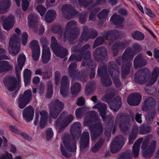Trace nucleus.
<instances>
[{
	"label": "nucleus",
	"mask_w": 159,
	"mask_h": 159,
	"mask_svg": "<svg viewBox=\"0 0 159 159\" xmlns=\"http://www.w3.org/2000/svg\"><path fill=\"white\" fill-rule=\"evenodd\" d=\"M56 17V12L53 10H48L45 15V20L48 23H50L55 19Z\"/></svg>",
	"instance_id": "obj_35"
},
{
	"label": "nucleus",
	"mask_w": 159,
	"mask_h": 159,
	"mask_svg": "<svg viewBox=\"0 0 159 159\" xmlns=\"http://www.w3.org/2000/svg\"><path fill=\"white\" fill-rule=\"evenodd\" d=\"M100 10L101 9L100 8L96 7L93 8L92 11L90 12L89 17V19L92 20H94L96 15Z\"/></svg>",
	"instance_id": "obj_48"
},
{
	"label": "nucleus",
	"mask_w": 159,
	"mask_h": 159,
	"mask_svg": "<svg viewBox=\"0 0 159 159\" xmlns=\"http://www.w3.org/2000/svg\"><path fill=\"white\" fill-rule=\"evenodd\" d=\"M28 35L25 32L23 33L21 40V43L22 45L25 46L27 43V38Z\"/></svg>",
	"instance_id": "obj_59"
},
{
	"label": "nucleus",
	"mask_w": 159,
	"mask_h": 159,
	"mask_svg": "<svg viewBox=\"0 0 159 159\" xmlns=\"http://www.w3.org/2000/svg\"><path fill=\"white\" fill-rule=\"evenodd\" d=\"M19 41V36L16 34H13L10 39L9 51L13 56L18 54L20 51V45Z\"/></svg>",
	"instance_id": "obj_10"
},
{
	"label": "nucleus",
	"mask_w": 159,
	"mask_h": 159,
	"mask_svg": "<svg viewBox=\"0 0 159 159\" xmlns=\"http://www.w3.org/2000/svg\"><path fill=\"white\" fill-rule=\"evenodd\" d=\"M107 39H106L105 33V37L104 38L100 37H98L95 40L93 46V48H95L98 45H101L103 43L104 40Z\"/></svg>",
	"instance_id": "obj_47"
},
{
	"label": "nucleus",
	"mask_w": 159,
	"mask_h": 159,
	"mask_svg": "<svg viewBox=\"0 0 159 159\" xmlns=\"http://www.w3.org/2000/svg\"><path fill=\"white\" fill-rule=\"evenodd\" d=\"M121 100L120 98L118 97L116 98L110 103V107L114 111L116 112L120 107Z\"/></svg>",
	"instance_id": "obj_29"
},
{
	"label": "nucleus",
	"mask_w": 159,
	"mask_h": 159,
	"mask_svg": "<svg viewBox=\"0 0 159 159\" xmlns=\"http://www.w3.org/2000/svg\"><path fill=\"white\" fill-rule=\"evenodd\" d=\"M124 138L122 135L116 137L110 145L111 152L114 154L118 152L124 145Z\"/></svg>",
	"instance_id": "obj_13"
},
{
	"label": "nucleus",
	"mask_w": 159,
	"mask_h": 159,
	"mask_svg": "<svg viewBox=\"0 0 159 159\" xmlns=\"http://www.w3.org/2000/svg\"><path fill=\"white\" fill-rule=\"evenodd\" d=\"M61 11L64 14H71L70 17H71L76 15L78 12L75 9H73L72 7L69 5L66 4L62 7ZM69 15H68V16Z\"/></svg>",
	"instance_id": "obj_25"
},
{
	"label": "nucleus",
	"mask_w": 159,
	"mask_h": 159,
	"mask_svg": "<svg viewBox=\"0 0 159 159\" xmlns=\"http://www.w3.org/2000/svg\"><path fill=\"white\" fill-rule=\"evenodd\" d=\"M156 105L155 100L152 97L148 98L145 100L142 110L143 111H147L148 110L153 109Z\"/></svg>",
	"instance_id": "obj_21"
},
{
	"label": "nucleus",
	"mask_w": 159,
	"mask_h": 159,
	"mask_svg": "<svg viewBox=\"0 0 159 159\" xmlns=\"http://www.w3.org/2000/svg\"><path fill=\"white\" fill-rule=\"evenodd\" d=\"M31 72L28 69H25L24 72V82L25 83V85H28L29 84L30 79L31 77Z\"/></svg>",
	"instance_id": "obj_41"
},
{
	"label": "nucleus",
	"mask_w": 159,
	"mask_h": 159,
	"mask_svg": "<svg viewBox=\"0 0 159 159\" xmlns=\"http://www.w3.org/2000/svg\"><path fill=\"white\" fill-rule=\"evenodd\" d=\"M121 33L117 30H111L105 32L106 39H108L110 43H112L120 37Z\"/></svg>",
	"instance_id": "obj_19"
},
{
	"label": "nucleus",
	"mask_w": 159,
	"mask_h": 159,
	"mask_svg": "<svg viewBox=\"0 0 159 159\" xmlns=\"http://www.w3.org/2000/svg\"><path fill=\"white\" fill-rule=\"evenodd\" d=\"M35 75H40L42 76L43 78L47 79L49 78L52 75V73L47 71L46 72H43L41 68H38L35 71Z\"/></svg>",
	"instance_id": "obj_38"
},
{
	"label": "nucleus",
	"mask_w": 159,
	"mask_h": 159,
	"mask_svg": "<svg viewBox=\"0 0 159 159\" xmlns=\"http://www.w3.org/2000/svg\"><path fill=\"white\" fill-rule=\"evenodd\" d=\"M36 9L41 16H43L44 15L46 11V8L41 5L38 6Z\"/></svg>",
	"instance_id": "obj_58"
},
{
	"label": "nucleus",
	"mask_w": 159,
	"mask_h": 159,
	"mask_svg": "<svg viewBox=\"0 0 159 159\" xmlns=\"http://www.w3.org/2000/svg\"><path fill=\"white\" fill-rule=\"evenodd\" d=\"M40 50H34L32 51V57L34 61H36L38 60L40 56Z\"/></svg>",
	"instance_id": "obj_56"
},
{
	"label": "nucleus",
	"mask_w": 159,
	"mask_h": 159,
	"mask_svg": "<svg viewBox=\"0 0 159 159\" xmlns=\"http://www.w3.org/2000/svg\"><path fill=\"white\" fill-rule=\"evenodd\" d=\"M81 127V125L79 122H75L71 125L70 128V132L73 136L74 134L76 131L78 130Z\"/></svg>",
	"instance_id": "obj_44"
},
{
	"label": "nucleus",
	"mask_w": 159,
	"mask_h": 159,
	"mask_svg": "<svg viewBox=\"0 0 159 159\" xmlns=\"http://www.w3.org/2000/svg\"><path fill=\"white\" fill-rule=\"evenodd\" d=\"M51 47L53 51H55L56 48L61 46V45H59L57 43V40L54 36L52 37L51 38Z\"/></svg>",
	"instance_id": "obj_50"
},
{
	"label": "nucleus",
	"mask_w": 159,
	"mask_h": 159,
	"mask_svg": "<svg viewBox=\"0 0 159 159\" xmlns=\"http://www.w3.org/2000/svg\"><path fill=\"white\" fill-rule=\"evenodd\" d=\"M88 73V72L87 71H84V72H82V74H81L80 77H79L81 82L84 83L86 81V76Z\"/></svg>",
	"instance_id": "obj_63"
},
{
	"label": "nucleus",
	"mask_w": 159,
	"mask_h": 159,
	"mask_svg": "<svg viewBox=\"0 0 159 159\" xmlns=\"http://www.w3.org/2000/svg\"><path fill=\"white\" fill-rule=\"evenodd\" d=\"M156 147L155 141H153L149 143L148 138H146L143 141L141 147L143 150V156L145 158L151 157L154 153Z\"/></svg>",
	"instance_id": "obj_7"
},
{
	"label": "nucleus",
	"mask_w": 159,
	"mask_h": 159,
	"mask_svg": "<svg viewBox=\"0 0 159 159\" xmlns=\"http://www.w3.org/2000/svg\"><path fill=\"white\" fill-rule=\"evenodd\" d=\"M81 139L89 141V135L88 131H85L83 132L81 137Z\"/></svg>",
	"instance_id": "obj_62"
},
{
	"label": "nucleus",
	"mask_w": 159,
	"mask_h": 159,
	"mask_svg": "<svg viewBox=\"0 0 159 159\" xmlns=\"http://www.w3.org/2000/svg\"><path fill=\"white\" fill-rule=\"evenodd\" d=\"M89 141L80 139V147L81 150H84L89 147Z\"/></svg>",
	"instance_id": "obj_54"
},
{
	"label": "nucleus",
	"mask_w": 159,
	"mask_h": 159,
	"mask_svg": "<svg viewBox=\"0 0 159 159\" xmlns=\"http://www.w3.org/2000/svg\"><path fill=\"white\" fill-rule=\"evenodd\" d=\"M90 115L87 116L84 120V125L89 126L91 131L92 140H95L102 133L103 128L101 122L95 123L94 125H91L92 120L95 118L97 119L99 118L96 112L93 111L90 112Z\"/></svg>",
	"instance_id": "obj_2"
},
{
	"label": "nucleus",
	"mask_w": 159,
	"mask_h": 159,
	"mask_svg": "<svg viewBox=\"0 0 159 159\" xmlns=\"http://www.w3.org/2000/svg\"><path fill=\"white\" fill-rule=\"evenodd\" d=\"M141 95L138 93L131 94L127 98L128 103L131 106L138 105L141 101Z\"/></svg>",
	"instance_id": "obj_18"
},
{
	"label": "nucleus",
	"mask_w": 159,
	"mask_h": 159,
	"mask_svg": "<svg viewBox=\"0 0 159 159\" xmlns=\"http://www.w3.org/2000/svg\"><path fill=\"white\" fill-rule=\"evenodd\" d=\"M42 58L43 62L44 63H47L50 59V52L49 48L45 44L43 45Z\"/></svg>",
	"instance_id": "obj_24"
},
{
	"label": "nucleus",
	"mask_w": 159,
	"mask_h": 159,
	"mask_svg": "<svg viewBox=\"0 0 159 159\" xmlns=\"http://www.w3.org/2000/svg\"><path fill=\"white\" fill-rule=\"evenodd\" d=\"M69 86H61L60 93L63 97H67L69 93Z\"/></svg>",
	"instance_id": "obj_46"
},
{
	"label": "nucleus",
	"mask_w": 159,
	"mask_h": 159,
	"mask_svg": "<svg viewBox=\"0 0 159 159\" xmlns=\"http://www.w3.org/2000/svg\"><path fill=\"white\" fill-rule=\"evenodd\" d=\"M148 72L149 70L146 68L138 71L135 75V82L141 84L146 83L148 85L154 84L157 81L158 76L159 68L157 67L154 68L150 78L146 75V72Z\"/></svg>",
	"instance_id": "obj_1"
},
{
	"label": "nucleus",
	"mask_w": 159,
	"mask_h": 159,
	"mask_svg": "<svg viewBox=\"0 0 159 159\" xmlns=\"http://www.w3.org/2000/svg\"><path fill=\"white\" fill-rule=\"evenodd\" d=\"M24 65L22 64H19L17 63V65L15 67L17 77L18 79L19 78L20 75V72L22 68Z\"/></svg>",
	"instance_id": "obj_60"
},
{
	"label": "nucleus",
	"mask_w": 159,
	"mask_h": 159,
	"mask_svg": "<svg viewBox=\"0 0 159 159\" xmlns=\"http://www.w3.org/2000/svg\"><path fill=\"white\" fill-rule=\"evenodd\" d=\"M40 114L41 116L40 125L42 128H43L46 124V121L48 118V113L45 111H40Z\"/></svg>",
	"instance_id": "obj_36"
},
{
	"label": "nucleus",
	"mask_w": 159,
	"mask_h": 159,
	"mask_svg": "<svg viewBox=\"0 0 159 159\" xmlns=\"http://www.w3.org/2000/svg\"><path fill=\"white\" fill-rule=\"evenodd\" d=\"M46 139L47 140H49L52 137L53 132L51 128L47 130L46 132Z\"/></svg>",
	"instance_id": "obj_61"
},
{
	"label": "nucleus",
	"mask_w": 159,
	"mask_h": 159,
	"mask_svg": "<svg viewBox=\"0 0 159 159\" xmlns=\"http://www.w3.org/2000/svg\"><path fill=\"white\" fill-rule=\"evenodd\" d=\"M49 106L51 116L53 118H56L62 111L64 105L59 100L56 99L52 102Z\"/></svg>",
	"instance_id": "obj_11"
},
{
	"label": "nucleus",
	"mask_w": 159,
	"mask_h": 159,
	"mask_svg": "<svg viewBox=\"0 0 159 159\" xmlns=\"http://www.w3.org/2000/svg\"><path fill=\"white\" fill-rule=\"evenodd\" d=\"M146 64V60L140 54H139L136 56L134 59V67L136 69H137L138 67L144 66Z\"/></svg>",
	"instance_id": "obj_22"
},
{
	"label": "nucleus",
	"mask_w": 159,
	"mask_h": 159,
	"mask_svg": "<svg viewBox=\"0 0 159 159\" xmlns=\"http://www.w3.org/2000/svg\"><path fill=\"white\" fill-rule=\"evenodd\" d=\"M0 159H13V157L11 154L6 152L0 155Z\"/></svg>",
	"instance_id": "obj_57"
},
{
	"label": "nucleus",
	"mask_w": 159,
	"mask_h": 159,
	"mask_svg": "<svg viewBox=\"0 0 159 159\" xmlns=\"http://www.w3.org/2000/svg\"><path fill=\"white\" fill-rule=\"evenodd\" d=\"M13 66L5 61H0V73L7 71L12 69Z\"/></svg>",
	"instance_id": "obj_34"
},
{
	"label": "nucleus",
	"mask_w": 159,
	"mask_h": 159,
	"mask_svg": "<svg viewBox=\"0 0 159 159\" xmlns=\"http://www.w3.org/2000/svg\"><path fill=\"white\" fill-rule=\"evenodd\" d=\"M37 15L34 13H31L28 17V25L30 27L33 28V31L35 33L38 32L37 26L38 25Z\"/></svg>",
	"instance_id": "obj_20"
},
{
	"label": "nucleus",
	"mask_w": 159,
	"mask_h": 159,
	"mask_svg": "<svg viewBox=\"0 0 159 159\" xmlns=\"http://www.w3.org/2000/svg\"><path fill=\"white\" fill-rule=\"evenodd\" d=\"M96 108L100 111V116L102 117L103 120L106 119L107 105L104 103L99 102L93 107V108Z\"/></svg>",
	"instance_id": "obj_26"
},
{
	"label": "nucleus",
	"mask_w": 159,
	"mask_h": 159,
	"mask_svg": "<svg viewBox=\"0 0 159 159\" xmlns=\"http://www.w3.org/2000/svg\"><path fill=\"white\" fill-rule=\"evenodd\" d=\"M53 51L56 56L61 58H63L67 54L68 52L66 49L61 46L56 48L55 51Z\"/></svg>",
	"instance_id": "obj_37"
},
{
	"label": "nucleus",
	"mask_w": 159,
	"mask_h": 159,
	"mask_svg": "<svg viewBox=\"0 0 159 159\" xmlns=\"http://www.w3.org/2000/svg\"><path fill=\"white\" fill-rule=\"evenodd\" d=\"M107 71L113 78V81L116 86L117 87H119L121 83L119 79V66L116 65L115 62L114 61L109 62L108 63Z\"/></svg>",
	"instance_id": "obj_8"
},
{
	"label": "nucleus",
	"mask_w": 159,
	"mask_h": 159,
	"mask_svg": "<svg viewBox=\"0 0 159 159\" xmlns=\"http://www.w3.org/2000/svg\"><path fill=\"white\" fill-rule=\"evenodd\" d=\"M130 120L129 116H125L122 113H120L116 117L115 123L122 130L125 131L130 127Z\"/></svg>",
	"instance_id": "obj_9"
},
{
	"label": "nucleus",
	"mask_w": 159,
	"mask_h": 159,
	"mask_svg": "<svg viewBox=\"0 0 159 159\" xmlns=\"http://www.w3.org/2000/svg\"><path fill=\"white\" fill-rule=\"evenodd\" d=\"M90 47V45L89 44H86L83 46L81 49L79 50L80 53H78L76 55L72 54L70 57L69 60V61L72 62L77 61H79L81 60L82 57L83 55H85V57H87V54H85V52L84 53V52Z\"/></svg>",
	"instance_id": "obj_16"
},
{
	"label": "nucleus",
	"mask_w": 159,
	"mask_h": 159,
	"mask_svg": "<svg viewBox=\"0 0 159 159\" xmlns=\"http://www.w3.org/2000/svg\"><path fill=\"white\" fill-rule=\"evenodd\" d=\"M69 86V81L68 77L66 75L62 76L61 80V86Z\"/></svg>",
	"instance_id": "obj_52"
},
{
	"label": "nucleus",
	"mask_w": 159,
	"mask_h": 159,
	"mask_svg": "<svg viewBox=\"0 0 159 159\" xmlns=\"http://www.w3.org/2000/svg\"><path fill=\"white\" fill-rule=\"evenodd\" d=\"M0 21L2 23L4 29L8 31L14 24L15 17L12 14L9 15L7 17L2 15L0 17Z\"/></svg>",
	"instance_id": "obj_15"
},
{
	"label": "nucleus",
	"mask_w": 159,
	"mask_h": 159,
	"mask_svg": "<svg viewBox=\"0 0 159 159\" xmlns=\"http://www.w3.org/2000/svg\"><path fill=\"white\" fill-rule=\"evenodd\" d=\"M107 51L106 49L104 47H99L97 48L93 53L94 57L98 59L106 55Z\"/></svg>",
	"instance_id": "obj_31"
},
{
	"label": "nucleus",
	"mask_w": 159,
	"mask_h": 159,
	"mask_svg": "<svg viewBox=\"0 0 159 159\" xmlns=\"http://www.w3.org/2000/svg\"><path fill=\"white\" fill-rule=\"evenodd\" d=\"M17 59L18 63L19 64L24 65L26 60V57L24 54H19Z\"/></svg>",
	"instance_id": "obj_55"
},
{
	"label": "nucleus",
	"mask_w": 159,
	"mask_h": 159,
	"mask_svg": "<svg viewBox=\"0 0 159 159\" xmlns=\"http://www.w3.org/2000/svg\"><path fill=\"white\" fill-rule=\"evenodd\" d=\"M76 63H72L69 66L68 71L69 74L70 76L74 77L77 73V70H75L77 67Z\"/></svg>",
	"instance_id": "obj_40"
},
{
	"label": "nucleus",
	"mask_w": 159,
	"mask_h": 159,
	"mask_svg": "<svg viewBox=\"0 0 159 159\" xmlns=\"http://www.w3.org/2000/svg\"><path fill=\"white\" fill-rule=\"evenodd\" d=\"M34 109L31 106L26 107L23 110L22 115L23 119L27 122L32 120L33 118Z\"/></svg>",
	"instance_id": "obj_17"
},
{
	"label": "nucleus",
	"mask_w": 159,
	"mask_h": 159,
	"mask_svg": "<svg viewBox=\"0 0 159 159\" xmlns=\"http://www.w3.org/2000/svg\"><path fill=\"white\" fill-rule=\"evenodd\" d=\"M80 84L78 83L74 82L73 80L72 82L71 87V92L73 96H76L81 89Z\"/></svg>",
	"instance_id": "obj_33"
},
{
	"label": "nucleus",
	"mask_w": 159,
	"mask_h": 159,
	"mask_svg": "<svg viewBox=\"0 0 159 159\" xmlns=\"http://www.w3.org/2000/svg\"><path fill=\"white\" fill-rule=\"evenodd\" d=\"M111 22L115 24L120 25L123 23L124 19L119 15L115 14L111 17Z\"/></svg>",
	"instance_id": "obj_39"
},
{
	"label": "nucleus",
	"mask_w": 159,
	"mask_h": 159,
	"mask_svg": "<svg viewBox=\"0 0 159 159\" xmlns=\"http://www.w3.org/2000/svg\"><path fill=\"white\" fill-rule=\"evenodd\" d=\"M131 36L134 39L139 40H143L144 37V35L143 34L137 31L132 33Z\"/></svg>",
	"instance_id": "obj_43"
},
{
	"label": "nucleus",
	"mask_w": 159,
	"mask_h": 159,
	"mask_svg": "<svg viewBox=\"0 0 159 159\" xmlns=\"http://www.w3.org/2000/svg\"><path fill=\"white\" fill-rule=\"evenodd\" d=\"M104 141V139H100L92 148V152H96L98 151L102 146Z\"/></svg>",
	"instance_id": "obj_42"
},
{
	"label": "nucleus",
	"mask_w": 159,
	"mask_h": 159,
	"mask_svg": "<svg viewBox=\"0 0 159 159\" xmlns=\"http://www.w3.org/2000/svg\"><path fill=\"white\" fill-rule=\"evenodd\" d=\"M155 111L153 110L151 112H148V115L145 117L147 121L148 122L152 121L155 117Z\"/></svg>",
	"instance_id": "obj_49"
},
{
	"label": "nucleus",
	"mask_w": 159,
	"mask_h": 159,
	"mask_svg": "<svg viewBox=\"0 0 159 159\" xmlns=\"http://www.w3.org/2000/svg\"><path fill=\"white\" fill-rule=\"evenodd\" d=\"M128 44V43L126 41L122 42L117 41L115 42L112 48L113 56H116L118 50L124 48Z\"/></svg>",
	"instance_id": "obj_23"
},
{
	"label": "nucleus",
	"mask_w": 159,
	"mask_h": 159,
	"mask_svg": "<svg viewBox=\"0 0 159 159\" xmlns=\"http://www.w3.org/2000/svg\"><path fill=\"white\" fill-rule=\"evenodd\" d=\"M32 99L31 90L25 91L23 95H19L18 98L17 104L20 109H23Z\"/></svg>",
	"instance_id": "obj_12"
},
{
	"label": "nucleus",
	"mask_w": 159,
	"mask_h": 159,
	"mask_svg": "<svg viewBox=\"0 0 159 159\" xmlns=\"http://www.w3.org/2000/svg\"><path fill=\"white\" fill-rule=\"evenodd\" d=\"M134 56L130 49L126 50L124 52L122 57H120L116 60V61L119 65L121 64V61L122 59L123 64L122 66V74H129V69L131 66V63L129 61L132 60Z\"/></svg>",
	"instance_id": "obj_5"
},
{
	"label": "nucleus",
	"mask_w": 159,
	"mask_h": 159,
	"mask_svg": "<svg viewBox=\"0 0 159 159\" xmlns=\"http://www.w3.org/2000/svg\"><path fill=\"white\" fill-rule=\"evenodd\" d=\"M86 53L87 54V56L84 57L83 59L81 66H84L87 65L89 67L91 68V67H93V68L92 69H94L96 67V66L94 63L90 59V52L89 51H87L85 52V54Z\"/></svg>",
	"instance_id": "obj_28"
},
{
	"label": "nucleus",
	"mask_w": 159,
	"mask_h": 159,
	"mask_svg": "<svg viewBox=\"0 0 159 159\" xmlns=\"http://www.w3.org/2000/svg\"><path fill=\"white\" fill-rule=\"evenodd\" d=\"M4 83L7 88L10 91H14L16 88L17 82L14 78H12L7 82L5 81Z\"/></svg>",
	"instance_id": "obj_30"
},
{
	"label": "nucleus",
	"mask_w": 159,
	"mask_h": 159,
	"mask_svg": "<svg viewBox=\"0 0 159 159\" xmlns=\"http://www.w3.org/2000/svg\"><path fill=\"white\" fill-rule=\"evenodd\" d=\"M120 159H131V157L129 153L126 152L120 156Z\"/></svg>",
	"instance_id": "obj_64"
},
{
	"label": "nucleus",
	"mask_w": 159,
	"mask_h": 159,
	"mask_svg": "<svg viewBox=\"0 0 159 159\" xmlns=\"http://www.w3.org/2000/svg\"><path fill=\"white\" fill-rule=\"evenodd\" d=\"M67 114L66 111H63L56 121L55 127L58 129L59 133L62 131L74 119L73 116L71 115L65 117V115Z\"/></svg>",
	"instance_id": "obj_6"
},
{
	"label": "nucleus",
	"mask_w": 159,
	"mask_h": 159,
	"mask_svg": "<svg viewBox=\"0 0 159 159\" xmlns=\"http://www.w3.org/2000/svg\"><path fill=\"white\" fill-rule=\"evenodd\" d=\"M54 74L55 83L57 86H58L61 80V74L58 71H56Z\"/></svg>",
	"instance_id": "obj_53"
},
{
	"label": "nucleus",
	"mask_w": 159,
	"mask_h": 159,
	"mask_svg": "<svg viewBox=\"0 0 159 159\" xmlns=\"http://www.w3.org/2000/svg\"><path fill=\"white\" fill-rule=\"evenodd\" d=\"M109 10L104 9L100 12L98 15V17L99 19H104L107 18L108 15Z\"/></svg>",
	"instance_id": "obj_51"
},
{
	"label": "nucleus",
	"mask_w": 159,
	"mask_h": 159,
	"mask_svg": "<svg viewBox=\"0 0 159 159\" xmlns=\"http://www.w3.org/2000/svg\"><path fill=\"white\" fill-rule=\"evenodd\" d=\"M38 44L39 43L37 40H33L30 42V46L32 51L40 50V47Z\"/></svg>",
	"instance_id": "obj_45"
},
{
	"label": "nucleus",
	"mask_w": 159,
	"mask_h": 159,
	"mask_svg": "<svg viewBox=\"0 0 159 159\" xmlns=\"http://www.w3.org/2000/svg\"><path fill=\"white\" fill-rule=\"evenodd\" d=\"M77 25V23L74 20L70 21L67 23L63 34L64 42L68 39L69 43L70 44H73L75 42V39L80 33V30L78 29L77 30V32H74Z\"/></svg>",
	"instance_id": "obj_4"
},
{
	"label": "nucleus",
	"mask_w": 159,
	"mask_h": 159,
	"mask_svg": "<svg viewBox=\"0 0 159 159\" xmlns=\"http://www.w3.org/2000/svg\"><path fill=\"white\" fill-rule=\"evenodd\" d=\"M142 139H140L136 141L134 145L132 151V154L134 157L137 158L139 154V151L140 145L141 142L142 141Z\"/></svg>",
	"instance_id": "obj_32"
},
{
	"label": "nucleus",
	"mask_w": 159,
	"mask_h": 159,
	"mask_svg": "<svg viewBox=\"0 0 159 159\" xmlns=\"http://www.w3.org/2000/svg\"><path fill=\"white\" fill-rule=\"evenodd\" d=\"M11 5L10 0H2L0 1V14L6 13Z\"/></svg>",
	"instance_id": "obj_27"
},
{
	"label": "nucleus",
	"mask_w": 159,
	"mask_h": 159,
	"mask_svg": "<svg viewBox=\"0 0 159 159\" xmlns=\"http://www.w3.org/2000/svg\"><path fill=\"white\" fill-rule=\"evenodd\" d=\"M106 71V66L104 65L102 66L100 65L98 69V76L101 77V81L103 85L105 86H109L111 85L112 82L109 77L104 76Z\"/></svg>",
	"instance_id": "obj_14"
},
{
	"label": "nucleus",
	"mask_w": 159,
	"mask_h": 159,
	"mask_svg": "<svg viewBox=\"0 0 159 159\" xmlns=\"http://www.w3.org/2000/svg\"><path fill=\"white\" fill-rule=\"evenodd\" d=\"M79 135L74 136V140H70L68 136H63L62 138L63 142L66 148L69 152H67L64 149L62 145L61 146V151L63 156L67 158L71 157V154L70 152H76V140L79 139Z\"/></svg>",
	"instance_id": "obj_3"
}]
</instances>
